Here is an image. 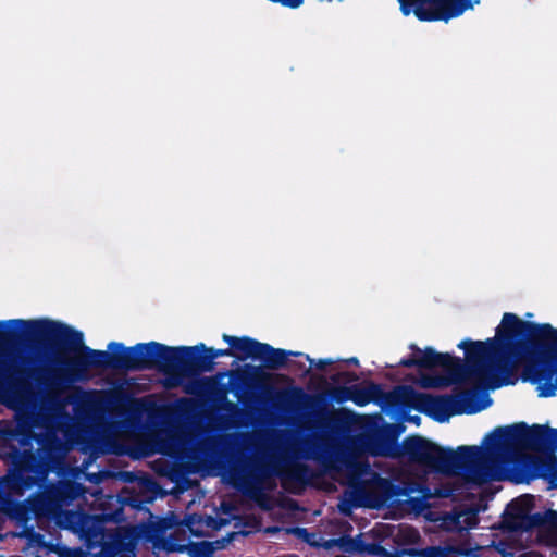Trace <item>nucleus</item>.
<instances>
[{
  "mask_svg": "<svg viewBox=\"0 0 557 557\" xmlns=\"http://www.w3.org/2000/svg\"><path fill=\"white\" fill-rule=\"evenodd\" d=\"M268 474L269 472L265 468H259L258 475L250 480H246L244 483V494L255 500L262 509H270V506L265 503L268 500V496L261 486L262 478Z\"/></svg>",
  "mask_w": 557,
  "mask_h": 557,
  "instance_id": "nucleus-17",
  "label": "nucleus"
},
{
  "mask_svg": "<svg viewBox=\"0 0 557 557\" xmlns=\"http://www.w3.org/2000/svg\"><path fill=\"white\" fill-rule=\"evenodd\" d=\"M481 0H443L442 10L433 18H441V21L448 22L453 18L459 17L468 10H473Z\"/></svg>",
  "mask_w": 557,
  "mask_h": 557,
  "instance_id": "nucleus-16",
  "label": "nucleus"
},
{
  "mask_svg": "<svg viewBox=\"0 0 557 557\" xmlns=\"http://www.w3.org/2000/svg\"><path fill=\"white\" fill-rule=\"evenodd\" d=\"M214 357L203 343L195 346H166L158 342L126 347L111 342L108 350L92 349L82 332L65 324L58 369L65 382L87 379L90 369L143 371L157 369L165 374H199L214 369Z\"/></svg>",
  "mask_w": 557,
  "mask_h": 557,
  "instance_id": "nucleus-2",
  "label": "nucleus"
},
{
  "mask_svg": "<svg viewBox=\"0 0 557 557\" xmlns=\"http://www.w3.org/2000/svg\"><path fill=\"white\" fill-rule=\"evenodd\" d=\"M471 344L474 350L469 357L476 358L478 379L493 387L513 384L517 379L509 376L520 363L521 380L531 384L539 383V373L548 377L557 373V329L549 323L524 321L506 312L494 337Z\"/></svg>",
  "mask_w": 557,
  "mask_h": 557,
  "instance_id": "nucleus-3",
  "label": "nucleus"
},
{
  "mask_svg": "<svg viewBox=\"0 0 557 557\" xmlns=\"http://www.w3.org/2000/svg\"><path fill=\"white\" fill-rule=\"evenodd\" d=\"M466 554H467V556H465V557H479L476 552L474 549H471V548H467L466 549Z\"/></svg>",
  "mask_w": 557,
  "mask_h": 557,
  "instance_id": "nucleus-31",
  "label": "nucleus"
},
{
  "mask_svg": "<svg viewBox=\"0 0 557 557\" xmlns=\"http://www.w3.org/2000/svg\"><path fill=\"white\" fill-rule=\"evenodd\" d=\"M13 364L0 362V397L16 400L30 391V373Z\"/></svg>",
  "mask_w": 557,
  "mask_h": 557,
  "instance_id": "nucleus-11",
  "label": "nucleus"
},
{
  "mask_svg": "<svg viewBox=\"0 0 557 557\" xmlns=\"http://www.w3.org/2000/svg\"><path fill=\"white\" fill-rule=\"evenodd\" d=\"M372 552L384 557H448L454 554V552L449 549H442V546H430L426 548H395L394 552H387L385 547L374 545Z\"/></svg>",
  "mask_w": 557,
  "mask_h": 557,
  "instance_id": "nucleus-15",
  "label": "nucleus"
},
{
  "mask_svg": "<svg viewBox=\"0 0 557 557\" xmlns=\"http://www.w3.org/2000/svg\"><path fill=\"white\" fill-rule=\"evenodd\" d=\"M169 550L178 553L187 550L190 557H214V547L212 543L207 541L199 543L189 542L188 544L185 545L171 544Z\"/></svg>",
  "mask_w": 557,
  "mask_h": 557,
  "instance_id": "nucleus-18",
  "label": "nucleus"
},
{
  "mask_svg": "<svg viewBox=\"0 0 557 557\" xmlns=\"http://www.w3.org/2000/svg\"><path fill=\"white\" fill-rule=\"evenodd\" d=\"M331 396L338 404H343L347 400H351V386L336 387L331 392Z\"/></svg>",
  "mask_w": 557,
  "mask_h": 557,
  "instance_id": "nucleus-25",
  "label": "nucleus"
},
{
  "mask_svg": "<svg viewBox=\"0 0 557 557\" xmlns=\"http://www.w3.org/2000/svg\"><path fill=\"white\" fill-rule=\"evenodd\" d=\"M453 522L460 529H473L479 523L476 510H463L451 517Z\"/></svg>",
  "mask_w": 557,
  "mask_h": 557,
  "instance_id": "nucleus-21",
  "label": "nucleus"
},
{
  "mask_svg": "<svg viewBox=\"0 0 557 557\" xmlns=\"http://www.w3.org/2000/svg\"><path fill=\"white\" fill-rule=\"evenodd\" d=\"M401 425H387L370 443L372 456L406 457L409 462L423 467L434 473L453 475L463 471L473 481H486L492 478L490 465L498 461H534L532 451L549 459L546 463L547 476L552 487H557V429L547 424L528 425L518 422L497 426L484 440L485 451L479 446H459L456 450L442 447L421 435H409L397 445Z\"/></svg>",
  "mask_w": 557,
  "mask_h": 557,
  "instance_id": "nucleus-1",
  "label": "nucleus"
},
{
  "mask_svg": "<svg viewBox=\"0 0 557 557\" xmlns=\"http://www.w3.org/2000/svg\"><path fill=\"white\" fill-rule=\"evenodd\" d=\"M474 343L472 339L461 341L457 347L465 350L466 363L459 357H455L448 352H437L433 347H425L423 350L416 344H411L409 348L412 350V356L403 358L398 366L405 368L418 367L421 369H435L442 368L447 374V379H431L423 383L424 387H438L448 386L462 382L469 377L478 379V363L476 358H470L471 351L474 350Z\"/></svg>",
  "mask_w": 557,
  "mask_h": 557,
  "instance_id": "nucleus-5",
  "label": "nucleus"
},
{
  "mask_svg": "<svg viewBox=\"0 0 557 557\" xmlns=\"http://www.w3.org/2000/svg\"><path fill=\"white\" fill-rule=\"evenodd\" d=\"M17 434L21 436L18 438L20 446H30L34 440H37L34 431L28 425H18Z\"/></svg>",
  "mask_w": 557,
  "mask_h": 557,
  "instance_id": "nucleus-24",
  "label": "nucleus"
},
{
  "mask_svg": "<svg viewBox=\"0 0 557 557\" xmlns=\"http://www.w3.org/2000/svg\"><path fill=\"white\" fill-rule=\"evenodd\" d=\"M65 324L49 320L12 319L0 321V346L25 342L50 351L58 366L61 358Z\"/></svg>",
  "mask_w": 557,
  "mask_h": 557,
  "instance_id": "nucleus-7",
  "label": "nucleus"
},
{
  "mask_svg": "<svg viewBox=\"0 0 557 557\" xmlns=\"http://www.w3.org/2000/svg\"><path fill=\"white\" fill-rule=\"evenodd\" d=\"M37 382H38L39 384L48 385V383H47V382H44V381L41 380V377H38V379H37Z\"/></svg>",
  "mask_w": 557,
  "mask_h": 557,
  "instance_id": "nucleus-34",
  "label": "nucleus"
},
{
  "mask_svg": "<svg viewBox=\"0 0 557 557\" xmlns=\"http://www.w3.org/2000/svg\"><path fill=\"white\" fill-rule=\"evenodd\" d=\"M332 381L335 382V383H338V382H345V383H350V382H355L358 380V375L355 373V372H349V371H343V372H338L334 375H332Z\"/></svg>",
  "mask_w": 557,
  "mask_h": 557,
  "instance_id": "nucleus-26",
  "label": "nucleus"
},
{
  "mask_svg": "<svg viewBox=\"0 0 557 557\" xmlns=\"http://www.w3.org/2000/svg\"><path fill=\"white\" fill-rule=\"evenodd\" d=\"M211 348V351H212V356L214 357V360L216 358H220V357H225V356H228V357H232V356H236L235 354V349L232 348V346L230 345L228 348H213V347H210Z\"/></svg>",
  "mask_w": 557,
  "mask_h": 557,
  "instance_id": "nucleus-29",
  "label": "nucleus"
},
{
  "mask_svg": "<svg viewBox=\"0 0 557 557\" xmlns=\"http://www.w3.org/2000/svg\"><path fill=\"white\" fill-rule=\"evenodd\" d=\"M222 339L240 352L236 356L240 360L251 358L260 360L264 368L270 370H278L286 367L289 356H302V352L274 348L270 344L258 342L248 336L236 337L223 334Z\"/></svg>",
  "mask_w": 557,
  "mask_h": 557,
  "instance_id": "nucleus-9",
  "label": "nucleus"
},
{
  "mask_svg": "<svg viewBox=\"0 0 557 557\" xmlns=\"http://www.w3.org/2000/svg\"><path fill=\"white\" fill-rule=\"evenodd\" d=\"M79 487L81 485L78 483L66 482L61 487L50 491L48 497H53L59 502L72 500L77 496Z\"/></svg>",
  "mask_w": 557,
  "mask_h": 557,
  "instance_id": "nucleus-20",
  "label": "nucleus"
},
{
  "mask_svg": "<svg viewBox=\"0 0 557 557\" xmlns=\"http://www.w3.org/2000/svg\"><path fill=\"white\" fill-rule=\"evenodd\" d=\"M397 497H409L411 503L421 504L422 500H428L433 497H448L451 495V488L440 487L432 491L426 484L424 476H413L410 474L396 483Z\"/></svg>",
  "mask_w": 557,
  "mask_h": 557,
  "instance_id": "nucleus-12",
  "label": "nucleus"
},
{
  "mask_svg": "<svg viewBox=\"0 0 557 557\" xmlns=\"http://www.w3.org/2000/svg\"><path fill=\"white\" fill-rule=\"evenodd\" d=\"M161 532H162V529L157 523L147 524L143 529V534L147 539H153V537L158 536Z\"/></svg>",
  "mask_w": 557,
  "mask_h": 557,
  "instance_id": "nucleus-27",
  "label": "nucleus"
},
{
  "mask_svg": "<svg viewBox=\"0 0 557 557\" xmlns=\"http://www.w3.org/2000/svg\"><path fill=\"white\" fill-rule=\"evenodd\" d=\"M420 540L419 532L409 525L403 527L398 530L394 537V542L397 546H394L391 552L395 548H404V545H413Z\"/></svg>",
  "mask_w": 557,
  "mask_h": 557,
  "instance_id": "nucleus-19",
  "label": "nucleus"
},
{
  "mask_svg": "<svg viewBox=\"0 0 557 557\" xmlns=\"http://www.w3.org/2000/svg\"><path fill=\"white\" fill-rule=\"evenodd\" d=\"M348 363H351V364H355V366H358L359 364V360L358 358L356 357H351L347 360Z\"/></svg>",
  "mask_w": 557,
  "mask_h": 557,
  "instance_id": "nucleus-32",
  "label": "nucleus"
},
{
  "mask_svg": "<svg viewBox=\"0 0 557 557\" xmlns=\"http://www.w3.org/2000/svg\"><path fill=\"white\" fill-rule=\"evenodd\" d=\"M205 522L206 520L202 515L189 513L184 517L183 525H185L193 535L201 536V528L203 527Z\"/></svg>",
  "mask_w": 557,
  "mask_h": 557,
  "instance_id": "nucleus-22",
  "label": "nucleus"
},
{
  "mask_svg": "<svg viewBox=\"0 0 557 557\" xmlns=\"http://www.w3.org/2000/svg\"><path fill=\"white\" fill-rule=\"evenodd\" d=\"M0 455L11 463L8 473L0 476V502L11 496H23L26 491L40 486L50 472V465L32 449L21 450L10 445Z\"/></svg>",
  "mask_w": 557,
  "mask_h": 557,
  "instance_id": "nucleus-6",
  "label": "nucleus"
},
{
  "mask_svg": "<svg viewBox=\"0 0 557 557\" xmlns=\"http://www.w3.org/2000/svg\"><path fill=\"white\" fill-rule=\"evenodd\" d=\"M326 469L341 470L345 467L348 471L350 484L352 486V496L357 506H368L379 508L387 502L397 497L396 483L387 478H383L377 473H372L369 480H359V476L368 468V465L357 461L354 458L345 457L337 461L327 459L324 462Z\"/></svg>",
  "mask_w": 557,
  "mask_h": 557,
  "instance_id": "nucleus-8",
  "label": "nucleus"
},
{
  "mask_svg": "<svg viewBox=\"0 0 557 557\" xmlns=\"http://www.w3.org/2000/svg\"><path fill=\"white\" fill-rule=\"evenodd\" d=\"M408 420L412 421V422H416V423H419L420 422V417H418V416H409Z\"/></svg>",
  "mask_w": 557,
  "mask_h": 557,
  "instance_id": "nucleus-33",
  "label": "nucleus"
},
{
  "mask_svg": "<svg viewBox=\"0 0 557 557\" xmlns=\"http://www.w3.org/2000/svg\"><path fill=\"white\" fill-rule=\"evenodd\" d=\"M297 532L298 533H306L307 531H306V529H297Z\"/></svg>",
  "mask_w": 557,
  "mask_h": 557,
  "instance_id": "nucleus-35",
  "label": "nucleus"
},
{
  "mask_svg": "<svg viewBox=\"0 0 557 557\" xmlns=\"http://www.w3.org/2000/svg\"><path fill=\"white\" fill-rule=\"evenodd\" d=\"M306 359L310 362L311 366H314L315 369L320 370V371H323L326 369L327 366H331L334 363V360L333 359H319L318 361H315L314 359L310 358L309 355H306Z\"/></svg>",
  "mask_w": 557,
  "mask_h": 557,
  "instance_id": "nucleus-28",
  "label": "nucleus"
},
{
  "mask_svg": "<svg viewBox=\"0 0 557 557\" xmlns=\"http://www.w3.org/2000/svg\"><path fill=\"white\" fill-rule=\"evenodd\" d=\"M141 533L136 527L117 528L109 534L102 550L107 557H135V550Z\"/></svg>",
  "mask_w": 557,
  "mask_h": 557,
  "instance_id": "nucleus-13",
  "label": "nucleus"
},
{
  "mask_svg": "<svg viewBox=\"0 0 557 557\" xmlns=\"http://www.w3.org/2000/svg\"><path fill=\"white\" fill-rule=\"evenodd\" d=\"M534 507V496L525 494L512 499L508 505L509 516L515 522L510 525L511 530L522 529L532 530L548 524H554L557 520V512L549 509L545 512L531 513Z\"/></svg>",
  "mask_w": 557,
  "mask_h": 557,
  "instance_id": "nucleus-10",
  "label": "nucleus"
},
{
  "mask_svg": "<svg viewBox=\"0 0 557 557\" xmlns=\"http://www.w3.org/2000/svg\"><path fill=\"white\" fill-rule=\"evenodd\" d=\"M481 396L482 392L476 388L456 395H431L418 392L409 385H398L389 392L374 382H370L366 387L351 386V401L359 407L373 401L392 409L413 408L437 422H444L451 416L473 414L487 408L492 400L485 396V399L480 401Z\"/></svg>",
  "mask_w": 557,
  "mask_h": 557,
  "instance_id": "nucleus-4",
  "label": "nucleus"
},
{
  "mask_svg": "<svg viewBox=\"0 0 557 557\" xmlns=\"http://www.w3.org/2000/svg\"><path fill=\"white\" fill-rule=\"evenodd\" d=\"M311 476L310 468L305 463H298L290 471L289 478L299 483H307Z\"/></svg>",
  "mask_w": 557,
  "mask_h": 557,
  "instance_id": "nucleus-23",
  "label": "nucleus"
},
{
  "mask_svg": "<svg viewBox=\"0 0 557 557\" xmlns=\"http://www.w3.org/2000/svg\"><path fill=\"white\" fill-rule=\"evenodd\" d=\"M400 4V11L405 16L410 13L424 22L441 21V18H433V15H437L442 10L443 0H398Z\"/></svg>",
  "mask_w": 557,
  "mask_h": 557,
  "instance_id": "nucleus-14",
  "label": "nucleus"
},
{
  "mask_svg": "<svg viewBox=\"0 0 557 557\" xmlns=\"http://www.w3.org/2000/svg\"><path fill=\"white\" fill-rule=\"evenodd\" d=\"M304 0H281V4L283 7H287L290 9H297L302 4Z\"/></svg>",
  "mask_w": 557,
  "mask_h": 557,
  "instance_id": "nucleus-30",
  "label": "nucleus"
}]
</instances>
